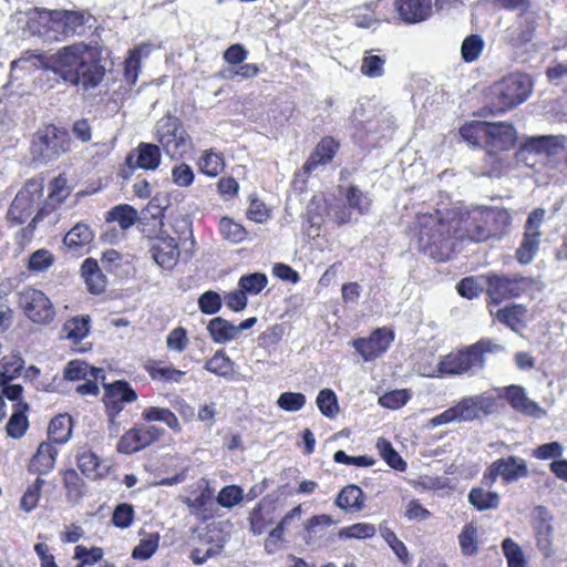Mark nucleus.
I'll list each match as a JSON object with an SVG mask.
<instances>
[{"mask_svg":"<svg viewBox=\"0 0 567 567\" xmlns=\"http://www.w3.org/2000/svg\"><path fill=\"white\" fill-rule=\"evenodd\" d=\"M452 223L444 220L440 212L420 213L414 230L420 250L437 261L449 259L452 251Z\"/></svg>","mask_w":567,"mask_h":567,"instance_id":"obj_3","label":"nucleus"},{"mask_svg":"<svg viewBox=\"0 0 567 567\" xmlns=\"http://www.w3.org/2000/svg\"><path fill=\"white\" fill-rule=\"evenodd\" d=\"M162 162L161 150L152 143H140L126 157V165L132 169L155 171Z\"/></svg>","mask_w":567,"mask_h":567,"instance_id":"obj_18","label":"nucleus"},{"mask_svg":"<svg viewBox=\"0 0 567 567\" xmlns=\"http://www.w3.org/2000/svg\"><path fill=\"white\" fill-rule=\"evenodd\" d=\"M89 377L95 380H104V371L100 368L90 367L86 362L81 360L70 361L64 369V378L69 381L84 380Z\"/></svg>","mask_w":567,"mask_h":567,"instance_id":"obj_28","label":"nucleus"},{"mask_svg":"<svg viewBox=\"0 0 567 567\" xmlns=\"http://www.w3.org/2000/svg\"><path fill=\"white\" fill-rule=\"evenodd\" d=\"M207 330L216 343H227L237 339V329L228 320L216 317L208 322Z\"/></svg>","mask_w":567,"mask_h":567,"instance_id":"obj_30","label":"nucleus"},{"mask_svg":"<svg viewBox=\"0 0 567 567\" xmlns=\"http://www.w3.org/2000/svg\"><path fill=\"white\" fill-rule=\"evenodd\" d=\"M94 235L91 228L82 223H78L68 234L64 236V245L75 252H80L86 248L93 240Z\"/></svg>","mask_w":567,"mask_h":567,"instance_id":"obj_27","label":"nucleus"},{"mask_svg":"<svg viewBox=\"0 0 567 567\" xmlns=\"http://www.w3.org/2000/svg\"><path fill=\"white\" fill-rule=\"evenodd\" d=\"M499 111L512 109L527 100L532 92V81L525 74H511L494 86Z\"/></svg>","mask_w":567,"mask_h":567,"instance_id":"obj_7","label":"nucleus"},{"mask_svg":"<svg viewBox=\"0 0 567 567\" xmlns=\"http://www.w3.org/2000/svg\"><path fill=\"white\" fill-rule=\"evenodd\" d=\"M382 537L391 547V549L396 555L399 560L402 563H406L409 556L408 549L405 545L396 537L394 532L386 528L382 532Z\"/></svg>","mask_w":567,"mask_h":567,"instance_id":"obj_64","label":"nucleus"},{"mask_svg":"<svg viewBox=\"0 0 567 567\" xmlns=\"http://www.w3.org/2000/svg\"><path fill=\"white\" fill-rule=\"evenodd\" d=\"M484 41L478 34H471L466 37L461 45L462 59L465 62L476 61L484 49Z\"/></svg>","mask_w":567,"mask_h":567,"instance_id":"obj_44","label":"nucleus"},{"mask_svg":"<svg viewBox=\"0 0 567 567\" xmlns=\"http://www.w3.org/2000/svg\"><path fill=\"white\" fill-rule=\"evenodd\" d=\"M156 138L165 153L172 157H183L192 148V138L176 116L167 115L156 124Z\"/></svg>","mask_w":567,"mask_h":567,"instance_id":"obj_6","label":"nucleus"},{"mask_svg":"<svg viewBox=\"0 0 567 567\" xmlns=\"http://www.w3.org/2000/svg\"><path fill=\"white\" fill-rule=\"evenodd\" d=\"M137 210L130 205H117L109 213V220L116 221L122 229H128L137 220Z\"/></svg>","mask_w":567,"mask_h":567,"instance_id":"obj_41","label":"nucleus"},{"mask_svg":"<svg viewBox=\"0 0 567 567\" xmlns=\"http://www.w3.org/2000/svg\"><path fill=\"white\" fill-rule=\"evenodd\" d=\"M18 303L34 323L48 324L55 316L51 300L39 289L27 287L18 293Z\"/></svg>","mask_w":567,"mask_h":567,"instance_id":"obj_8","label":"nucleus"},{"mask_svg":"<svg viewBox=\"0 0 567 567\" xmlns=\"http://www.w3.org/2000/svg\"><path fill=\"white\" fill-rule=\"evenodd\" d=\"M29 404L20 401L14 404V411L7 423V433L13 439H20L24 435L29 422L25 412L29 411Z\"/></svg>","mask_w":567,"mask_h":567,"instance_id":"obj_29","label":"nucleus"},{"mask_svg":"<svg viewBox=\"0 0 567 567\" xmlns=\"http://www.w3.org/2000/svg\"><path fill=\"white\" fill-rule=\"evenodd\" d=\"M219 229L223 237L231 243H241L246 237L245 228L227 217L220 219Z\"/></svg>","mask_w":567,"mask_h":567,"instance_id":"obj_55","label":"nucleus"},{"mask_svg":"<svg viewBox=\"0 0 567 567\" xmlns=\"http://www.w3.org/2000/svg\"><path fill=\"white\" fill-rule=\"evenodd\" d=\"M333 461L339 464H346L357 467H369L374 464V460L369 456H349L342 450H339L334 453Z\"/></svg>","mask_w":567,"mask_h":567,"instance_id":"obj_62","label":"nucleus"},{"mask_svg":"<svg viewBox=\"0 0 567 567\" xmlns=\"http://www.w3.org/2000/svg\"><path fill=\"white\" fill-rule=\"evenodd\" d=\"M243 489L237 485H228L220 489L217 503L224 508H231L243 501Z\"/></svg>","mask_w":567,"mask_h":567,"instance_id":"obj_57","label":"nucleus"},{"mask_svg":"<svg viewBox=\"0 0 567 567\" xmlns=\"http://www.w3.org/2000/svg\"><path fill=\"white\" fill-rule=\"evenodd\" d=\"M70 136L66 130L54 125L40 128L32 141L33 158L47 164L70 150Z\"/></svg>","mask_w":567,"mask_h":567,"instance_id":"obj_5","label":"nucleus"},{"mask_svg":"<svg viewBox=\"0 0 567 567\" xmlns=\"http://www.w3.org/2000/svg\"><path fill=\"white\" fill-rule=\"evenodd\" d=\"M158 545L159 535L152 533L140 540L138 545L132 551V557L140 560H147L157 550Z\"/></svg>","mask_w":567,"mask_h":567,"instance_id":"obj_50","label":"nucleus"},{"mask_svg":"<svg viewBox=\"0 0 567 567\" xmlns=\"http://www.w3.org/2000/svg\"><path fill=\"white\" fill-rule=\"evenodd\" d=\"M198 166L202 173L214 177L223 172L225 163L221 154L209 150L199 157Z\"/></svg>","mask_w":567,"mask_h":567,"instance_id":"obj_40","label":"nucleus"},{"mask_svg":"<svg viewBox=\"0 0 567 567\" xmlns=\"http://www.w3.org/2000/svg\"><path fill=\"white\" fill-rule=\"evenodd\" d=\"M564 447L559 442H549L533 450L532 455L537 460H549L563 456Z\"/></svg>","mask_w":567,"mask_h":567,"instance_id":"obj_61","label":"nucleus"},{"mask_svg":"<svg viewBox=\"0 0 567 567\" xmlns=\"http://www.w3.org/2000/svg\"><path fill=\"white\" fill-rule=\"evenodd\" d=\"M455 223L457 226L454 233L458 238L482 243L508 227L512 217L504 208L476 207Z\"/></svg>","mask_w":567,"mask_h":567,"instance_id":"obj_2","label":"nucleus"},{"mask_svg":"<svg viewBox=\"0 0 567 567\" xmlns=\"http://www.w3.org/2000/svg\"><path fill=\"white\" fill-rule=\"evenodd\" d=\"M385 59L365 51L361 63V72L368 78H380L384 73Z\"/></svg>","mask_w":567,"mask_h":567,"instance_id":"obj_49","label":"nucleus"},{"mask_svg":"<svg viewBox=\"0 0 567 567\" xmlns=\"http://www.w3.org/2000/svg\"><path fill=\"white\" fill-rule=\"evenodd\" d=\"M198 307L203 313L215 315L221 308V298L213 290L206 291L198 298Z\"/></svg>","mask_w":567,"mask_h":567,"instance_id":"obj_58","label":"nucleus"},{"mask_svg":"<svg viewBox=\"0 0 567 567\" xmlns=\"http://www.w3.org/2000/svg\"><path fill=\"white\" fill-rule=\"evenodd\" d=\"M306 396L299 392H284L277 400L278 406L286 412L300 411L306 405Z\"/></svg>","mask_w":567,"mask_h":567,"instance_id":"obj_56","label":"nucleus"},{"mask_svg":"<svg viewBox=\"0 0 567 567\" xmlns=\"http://www.w3.org/2000/svg\"><path fill=\"white\" fill-rule=\"evenodd\" d=\"M58 449L50 442H42L30 462V471L38 474H48L54 467Z\"/></svg>","mask_w":567,"mask_h":567,"instance_id":"obj_24","label":"nucleus"},{"mask_svg":"<svg viewBox=\"0 0 567 567\" xmlns=\"http://www.w3.org/2000/svg\"><path fill=\"white\" fill-rule=\"evenodd\" d=\"M71 417L59 415L51 420L48 427L49 439L59 444L68 442L72 433Z\"/></svg>","mask_w":567,"mask_h":567,"instance_id":"obj_36","label":"nucleus"},{"mask_svg":"<svg viewBox=\"0 0 567 567\" xmlns=\"http://www.w3.org/2000/svg\"><path fill=\"white\" fill-rule=\"evenodd\" d=\"M54 256L47 249H38L29 257L28 268L34 272L47 271L54 264Z\"/></svg>","mask_w":567,"mask_h":567,"instance_id":"obj_54","label":"nucleus"},{"mask_svg":"<svg viewBox=\"0 0 567 567\" xmlns=\"http://www.w3.org/2000/svg\"><path fill=\"white\" fill-rule=\"evenodd\" d=\"M188 343L186 330L182 327L173 329L166 339V346L171 351L183 352Z\"/></svg>","mask_w":567,"mask_h":567,"instance_id":"obj_63","label":"nucleus"},{"mask_svg":"<svg viewBox=\"0 0 567 567\" xmlns=\"http://www.w3.org/2000/svg\"><path fill=\"white\" fill-rule=\"evenodd\" d=\"M504 396L515 411L524 415L539 420L547 414L545 409L527 396L523 386H507Z\"/></svg>","mask_w":567,"mask_h":567,"instance_id":"obj_19","label":"nucleus"},{"mask_svg":"<svg viewBox=\"0 0 567 567\" xmlns=\"http://www.w3.org/2000/svg\"><path fill=\"white\" fill-rule=\"evenodd\" d=\"M502 549L508 567H526V560L522 547L512 538H505Z\"/></svg>","mask_w":567,"mask_h":567,"instance_id":"obj_48","label":"nucleus"},{"mask_svg":"<svg viewBox=\"0 0 567 567\" xmlns=\"http://www.w3.org/2000/svg\"><path fill=\"white\" fill-rule=\"evenodd\" d=\"M411 399V392L408 389H396L381 395L379 404L385 409L399 410Z\"/></svg>","mask_w":567,"mask_h":567,"instance_id":"obj_46","label":"nucleus"},{"mask_svg":"<svg viewBox=\"0 0 567 567\" xmlns=\"http://www.w3.org/2000/svg\"><path fill=\"white\" fill-rule=\"evenodd\" d=\"M545 214V209L537 208L527 218L524 239L517 249V258L520 264L530 262L538 251L542 236L539 228L544 221Z\"/></svg>","mask_w":567,"mask_h":567,"instance_id":"obj_13","label":"nucleus"},{"mask_svg":"<svg viewBox=\"0 0 567 567\" xmlns=\"http://www.w3.org/2000/svg\"><path fill=\"white\" fill-rule=\"evenodd\" d=\"M334 504L347 513H357L363 508V492L357 485H348L339 492Z\"/></svg>","mask_w":567,"mask_h":567,"instance_id":"obj_26","label":"nucleus"},{"mask_svg":"<svg viewBox=\"0 0 567 567\" xmlns=\"http://www.w3.org/2000/svg\"><path fill=\"white\" fill-rule=\"evenodd\" d=\"M529 475L526 461L518 456L502 457L494 461L484 475V481L492 486L497 477L506 483L516 482Z\"/></svg>","mask_w":567,"mask_h":567,"instance_id":"obj_11","label":"nucleus"},{"mask_svg":"<svg viewBox=\"0 0 567 567\" xmlns=\"http://www.w3.org/2000/svg\"><path fill=\"white\" fill-rule=\"evenodd\" d=\"M338 150V143L332 137H324L316 146L308 161L297 173L298 177L306 179L319 166H324L333 158Z\"/></svg>","mask_w":567,"mask_h":567,"instance_id":"obj_20","label":"nucleus"},{"mask_svg":"<svg viewBox=\"0 0 567 567\" xmlns=\"http://www.w3.org/2000/svg\"><path fill=\"white\" fill-rule=\"evenodd\" d=\"M45 66L65 83L84 91L97 87L105 76L99 52L84 42L59 49L47 59Z\"/></svg>","mask_w":567,"mask_h":567,"instance_id":"obj_1","label":"nucleus"},{"mask_svg":"<svg viewBox=\"0 0 567 567\" xmlns=\"http://www.w3.org/2000/svg\"><path fill=\"white\" fill-rule=\"evenodd\" d=\"M134 508L131 504L122 503L113 512L112 522L116 527L127 528L133 523Z\"/></svg>","mask_w":567,"mask_h":567,"instance_id":"obj_59","label":"nucleus"},{"mask_svg":"<svg viewBox=\"0 0 567 567\" xmlns=\"http://www.w3.org/2000/svg\"><path fill=\"white\" fill-rule=\"evenodd\" d=\"M233 361L226 355L224 350H218L205 363V369L216 375L227 377L233 372Z\"/></svg>","mask_w":567,"mask_h":567,"instance_id":"obj_42","label":"nucleus"},{"mask_svg":"<svg viewBox=\"0 0 567 567\" xmlns=\"http://www.w3.org/2000/svg\"><path fill=\"white\" fill-rule=\"evenodd\" d=\"M432 0H395L399 18L409 24L426 20L432 14Z\"/></svg>","mask_w":567,"mask_h":567,"instance_id":"obj_22","label":"nucleus"},{"mask_svg":"<svg viewBox=\"0 0 567 567\" xmlns=\"http://www.w3.org/2000/svg\"><path fill=\"white\" fill-rule=\"evenodd\" d=\"M319 411L329 419L334 417L339 412V404L336 393L330 389L321 390L316 399Z\"/></svg>","mask_w":567,"mask_h":567,"instance_id":"obj_43","label":"nucleus"},{"mask_svg":"<svg viewBox=\"0 0 567 567\" xmlns=\"http://www.w3.org/2000/svg\"><path fill=\"white\" fill-rule=\"evenodd\" d=\"M143 419L148 422L158 421L165 423L169 429L178 432L181 424L176 415L166 408L152 406L143 412Z\"/></svg>","mask_w":567,"mask_h":567,"instance_id":"obj_39","label":"nucleus"},{"mask_svg":"<svg viewBox=\"0 0 567 567\" xmlns=\"http://www.w3.org/2000/svg\"><path fill=\"white\" fill-rule=\"evenodd\" d=\"M468 501L476 509L482 512L497 508L499 505V495L496 492L476 487L470 492Z\"/></svg>","mask_w":567,"mask_h":567,"instance_id":"obj_37","label":"nucleus"},{"mask_svg":"<svg viewBox=\"0 0 567 567\" xmlns=\"http://www.w3.org/2000/svg\"><path fill=\"white\" fill-rule=\"evenodd\" d=\"M105 404L110 415L109 432L111 436L120 433L121 424L115 416L123 410V403H131L137 399L136 392L126 381H115L112 384H104Z\"/></svg>","mask_w":567,"mask_h":567,"instance_id":"obj_9","label":"nucleus"},{"mask_svg":"<svg viewBox=\"0 0 567 567\" xmlns=\"http://www.w3.org/2000/svg\"><path fill=\"white\" fill-rule=\"evenodd\" d=\"M526 308L522 305H512L509 307H505L498 309L496 312V318L508 326L512 329H516V327L523 321L526 316Z\"/></svg>","mask_w":567,"mask_h":567,"instance_id":"obj_45","label":"nucleus"},{"mask_svg":"<svg viewBox=\"0 0 567 567\" xmlns=\"http://www.w3.org/2000/svg\"><path fill=\"white\" fill-rule=\"evenodd\" d=\"M163 431L154 425H137L125 432L116 446L118 453L133 454L157 441Z\"/></svg>","mask_w":567,"mask_h":567,"instance_id":"obj_14","label":"nucleus"},{"mask_svg":"<svg viewBox=\"0 0 567 567\" xmlns=\"http://www.w3.org/2000/svg\"><path fill=\"white\" fill-rule=\"evenodd\" d=\"M504 347L488 339H483L463 351L452 352L439 363L442 374H462L482 369L485 364L484 355L503 351Z\"/></svg>","mask_w":567,"mask_h":567,"instance_id":"obj_4","label":"nucleus"},{"mask_svg":"<svg viewBox=\"0 0 567 567\" xmlns=\"http://www.w3.org/2000/svg\"><path fill=\"white\" fill-rule=\"evenodd\" d=\"M64 17V11L35 8L29 17L30 28L34 33L44 35L50 41H59L60 37H68Z\"/></svg>","mask_w":567,"mask_h":567,"instance_id":"obj_10","label":"nucleus"},{"mask_svg":"<svg viewBox=\"0 0 567 567\" xmlns=\"http://www.w3.org/2000/svg\"><path fill=\"white\" fill-rule=\"evenodd\" d=\"M377 447L389 466L400 472H403L406 468V463L393 449L389 441L385 439H379Z\"/></svg>","mask_w":567,"mask_h":567,"instance_id":"obj_47","label":"nucleus"},{"mask_svg":"<svg viewBox=\"0 0 567 567\" xmlns=\"http://www.w3.org/2000/svg\"><path fill=\"white\" fill-rule=\"evenodd\" d=\"M482 404V396H466L463 398L457 404L452 406V409L455 413L457 422H467L480 416Z\"/></svg>","mask_w":567,"mask_h":567,"instance_id":"obj_31","label":"nucleus"},{"mask_svg":"<svg viewBox=\"0 0 567 567\" xmlns=\"http://www.w3.org/2000/svg\"><path fill=\"white\" fill-rule=\"evenodd\" d=\"M344 197L347 199L348 205L357 209L360 214H365L371 205V198L367 193L360 190L357 186H350Z\"/></svg>","mask_w":567,"mask_h":567,"instance_id":"obj_51","label":"nucleus"},{"mask_svg":"<svg viewBox=\"0 0 567 567\" xmlns=\"http://www.w3.org/2000/svg\"><path fill=\"white\" fill-rule=\"evenodd\" d=\"M42 187L37 182H29L25 187L18 193L9 209L10 216L19 224H23L27 219L38 210L39 205L35 199L41 197Z\"/></svg>","mask_w":567,"mask_h":567,"instance_id":"obj_15","label":"nucleus"},{"mask_svg":"<svg viewBox=\"0 0 567 567\" xmlns=\"http://www.w3.org/2000/svg\"><path fill=\"white\" fill-rule=\"evenodd\" d=\"M532 33L533 20L529 18V14L524 13L518 17L515 25L507 30V38L514 45H517L528 42L532 39Z\"/></svg>","mask_w":567,"mask_h":567,"instance_id":"obj_35","label":"nucleus"},{"mask_svg":"<svg viewBox=\"0 0 567 567\" xmlns=\"http://www.w3.org/2000/svg\"><path fill=\"white\" fill-rule=\"evenodd\" d=\"M488 124L485 121H473L460 128V135L473 146H485L486 135L489 133Z\"/></svg>","mask_w":567,"mask_h":567,"instance_id":"obj_33","label":"nucleus"},{"mask_svg":"<svg viewBox=\"0 0 567 567\" xmlns=\"http://www.w3.org/2000/svg\"><path fill=\"white\" fill-rule=\"evenodd\" d=\"M532 526L537 547L545 557L550 556L554 534L553 516L545 507L538 506L534 509Z\"/></svg>","mask_w":567,"mask_h":567,"instance_id":"obj_17","label":"nucleus"},{"mask_svg":"<svg viewBox=\"0 0 567 567\" xmlns=\"http://www.w3.org/2000/svg\"><path fill=\"white\" fill-rule=\"evenodd\" d=\"M152 50L151 44H140L130 51L124 62V80L128 85H134L138 79L142 58H147Z\"/></svg>","mask_w":567,"mask_h":567,"instance_id":"obj_25","label":"nucleus"},{"mask_svg":"<svg viewBox=\"0 0 567 567\" xmlns=\"http://www.w3.org/2000/svg\"><path fill=\"white\" fill-rule=\"evenodd\" d=\"M154 261L163 269H172L179 257L178 245L173 237L158 236L150 249Z\"/></svg>","mask_w":567,"mask_h":567,"instance_id":"obj_21","label":"nucleus"},{"mask_svg":"<svg viewBox=\"0 0 567 567\" xmlns=\"http://www.w3.org/2000/svg\"><path fill=\"white\" fill-rule=\"evenodd\" d=\"M461 553L466 557H473L478 554V528L471 522L466 524L458 535Z\"/></svg>","mask_w":567,"mask_h":567,"instance_id":"obj_34","label":"nucleus"},{"mask_svg":"<svg viewBox=\"0 0 567 567\" xmlns=\"http://www.w3.org/2000/svg\"><path fill=\"white\" fill-rule=\"evenodd\" d=\"M267 284L268 279L265 274L254 272L243 276L239 279L238 286L246 293L257 295L267 286Z\"/></svg>","mask_w":567,"mask_h":567,"instance_id":"obj_53","label":"nucleus"},{"mask_svg":"<svg viewBox=\"0 0 567 567\" xmlns=\"http://www.w3.org/2000/svg\"><path fill=\"white\" fill-rule=\"evenodd\" d=\"M489 133L486 135V147L505 151L515 144L516 131L513 124L507 122H487Z\"/></svg>","mask_w":567,"mask_h":567,"instance_id":"obj_23","label":"nucleus"},{"mask_svg":"<svg viewBox=\"0 0 567 567\" xmlns=\"http://www.w3.org/2000/svg\"><path fill=\"white\" fill-rule=\"evenodd\" d=\"M375 526L369 523H357L339 530L340 538L365 539L375 535Z\"/></svg>","mask_w":567,"mask_h":567,"instance_id":"obj_52","label":"nucleus"},{"mask_svg":"<svg viewBox=\"0 0 567 567\" xmlns=\"http://www.w3.org/2000/svg\"><path fill=\"white\" fill-rule=\"evenodd\" d=\"M487 295L491 302L498 305L504 299L523 295L529 288V280L525 277H505L493 275L487 277Z\"/></svg>","mask_w":567,"mask_h":567,"instance_id":"obj_12","label":"nucleus"},{"mask_svg":"<svg viewBox=\"0 0 567 567\" xmlns=\"http://www.w3.org/2000/svg\"><path fill=\"white\" fill-rule=\"evenodd\" d=\"M43 483L44 481L38 477L34 484L23 494L20 506L24 512L29 513L37 507L40 496V488Z\"/></svg>","mask_w":567,"mask_h":567,"instance_id":"obj_60","label":"nucleus"},{"mask_svg":"<svg viewBox=\"0 0 567 567\" xmlns=\"http://www.w3.org/2000/svg\"><path fill=\"white\" fill-rule=\"evenodd\" d=\"M392 340V332L380 328L373 331L369 338L353 340L352 346L365 361H369L385 352Z\"/></svg>","mask_w":567,"mask_h":567,"instance_id":"obj_16","label":"nucleus"},{"mask_svg":"<svg viewBox=\"0 0 567 567\" xmlns=\"http://www.w3.org/2000/svg\"><path fill=\"white\" fill-rule=\"evenodd\" d=\"M78 465L81 472L91 480L103 476L107 471V465L101 462L99 456L91 451H84L79 454Z\"/></svg>","mask_w":567,"mask_h":567,"instance_id":"obj_32","label":"nucleus"},{"mask_svg":"<svg viewBox=\"0 0 567 567\" xmlns=\"http://www.w3.org/2000/svg\"><path fill=\"white\" fill-rule=\"evenodd\" d=\"M90 318L86 317H75L70 320H68L63 326V333L64 337L69 340H72L74 342H79L83 340L90 330Z\"/></svg>","mask_w":567,"mask_h":567,"instance_id":"obj_38","label":"nucleus"}]
</instances>
